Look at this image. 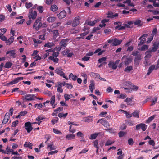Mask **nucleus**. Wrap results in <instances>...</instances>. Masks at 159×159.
<instances>
[{
	"label": "nucleus",
	"mask_w": 159,
	"mask_h": 159,
	"mask_svg": "<svg viewBox=\"0 0 159 159\" xmlns=\"http://www.w3.org/2000/svg\"><path fill=\"white\" fill-rule=\"evenodd\" d=\"M54 45V44L53 43H48L44 45V47H48V48L52 47Z\"/></svg>",
	"instance_id": "40"
},
{
	"label": "nucleus",
	"mask_w": 159,
	"mask_h": 159,
	"mask_svg": "<svg viewBox=\"0 0 159 159\" xmlns=\"http://www.w3.org/2000/svg\"><path fill=\"white\" fill-rule=\"evenodd\" d=\"M147 127V125L145 124L141 123L136 125V130H138L141 128L143 131H145L146 130Z\"/></svg>",
	"instance_id": "5"
},
{
	"label": "nucleus",
	"mask_w": 159,
	"mask_h": 159,
	"mask_svg": "<svg viewBox=\"0 0 159 159\" xmlns=\"http://www.w3.org/2000/svg\"><path fill=\"white\" fill-rule=\"evenodd\" d=\"M0 39L2 41H4L6 42V41L7 40V38L3 35L1 34L0 35Z\"/></svg>",
	"instance_id": "55"
},
{
	"label": "nucleus",
	"mask_w": 159,
	"mask_h": 159,
	"mask_svg": "<svg viewBox=\"0 0 159 159\" xmlns=\"http://www.w3.org/2000/svg\"><path fill=\"white\" fill-rule=\"evenodd\" d=\"M125 124L129 126H133L134 125V122L130 120H125Z\"/></svg>",
	"instance_id": "30"
},
{
	"label": "nucleus",
	"mask_w": 159,
	"mask_h": 159,
	"mask_svg": "<svg viewBox=\"0 0 159 159\" xmlns=\"http://www.w3.org/2000/svg\"><path fill=\"white\" fill-rule=\"evenodd\" d=\"M125 28V27L124 26H121V25H119L115 27L116 29H118V30H123Z\"/></svg>",
	"instance_id": "52"
},
{
	"label": "nucleus",
	"mask_w": 159,
	"mask_h": 159,
	"mask_svg": "<svg viewBox=\"0 0 159 159\" xmlns=\"http://www.w3.org/2000/svg\"><path fill=\"white\" fill-rule=\"evenodd\" d=\"M118 134L120 137H121L124 136L126 134V133L123 131H120L119 133Z\"/></svg>",
	"instance_id": "61"
},
{
	"label": "nucleus",
	"mask_w": 159,
	"mask_h": 159,
	"mask_svg": "<svg viewBox=\"0 0 159 159\" xmlns=\"http://www.w3.org/2000/svg\"><path fill=\"white\" fill-rule=\"evenodd\" d=\"M76 135L77 136L81 139H83L84 138V135L81 132L79 131L77 133Z\"/></svg>",
	"instance_id": "39"
},
{
	"label": "nucleus",
	"mask_w": 159,
	"mask_h": 159,
	"mask_svg": "<svg viewBox=\"0 0 159 159\" xmlns=\"http://www.w3.org/2000/svg\"><path fill=\"white\" fill-rule=\"evenodd\" d=\"M7 54H10V56L13 58H15V55L16 53L14 52V51L11 50L8 51L6 52Z\"/></svg>",
	"instance_id": "20"
},
{
	"label": "nucleus",
	"mask_w": 159,
	"mask_h": 159,
	"mask_svg": "<svg viewBox=\"0 0 159 159\" xmlns=\"http://www.w3.org/2000/svg\"><path fill=\"white\" fill-rule=\"evenodd\" d=\"M93 120V117L92 116H89L87 117H85L82 121L85 122H89L92 121Z\"/></svg>",
	"instance_id": "17"
},
{
	"label": "nucleus",
	"mask_w": 159,
	"mask_h": 159,
	"mask_svg": "<svg viewBox=\"0 0 159 159\" xmlns=\"http://www.w3.org/2000/svg\"><path fill=\"white\" fill-rule=\"evenodd\" d=\"M80 17L78 16L75 17L73 20L72 23V25L73 27H75L80 24Z\"/></svg>",
	"instance_id": "9"
},
{
	"label": "nucleus",
	"mask_w": 159,
	"mask_h": 159,
	"mask_svg": "<svg viewBox=\"0 0 159 159\" xmlns=\"http://www.w3.org/2000/svg\"><path fill=\"white\" fill-rule=\"evenodd\" d=\"M114 143V141H111L110 140H108L106 143L105 145L107 146L111 145V144L113 143Z\"/></svg>",
	"instance_id": "53"
},
{
	"label": "nucleus",
	"mask_w": 159,
	"mask_h": 159,
	"mask_svg": "<svg viewBox=\"0 0 159 159\" xmlns=\"http://www.w3.org/2000/svg\"><path fill=\"white\" fill-rule=\"evenodd\" d=\"M52 32L53 34V37L54 38H56L58 36L59 33L57 30H53L52 31Z\"/></svg>",
	"instance_id": "48"
},
{
	"label": "nucleus",
	"mask_w": 159,
	"mask_h": 159,
	"mask_svg": "<svg viewBox=\"0 0 159 159\" xmlns=\"http://www.w3.org/2000/svg\"><path fill=\"white\" fill-rule=\"evenodd\" d=\"M133 69V67L132 66H128L125 69L124 71L127 72H129Z\"/></svg>",
	"instance_id": "33"
},
{
	"label": "nucleus",
	"mask_w": 159,
	"mask_h": 159,
	"mask_svg": "<svg viewBox=\"0 0 159 159\" xmlns=\"http://www.w3.org/2000/svg\"><path fill=\"white\" fill-rule=\"evenodd\" d=\"M55 19L56 18L55 17L50 16L47 18V21L49 23H52L55 20Z\"/></svg>",
	"instance_id": "31"
},
{
	"label": "nucleus",
	"mask_w": 159,
	"mask_h": 159,
	"mask_svg": "<svg viewBox=\"0 0 159 159\" xmlns=\"http://www.w3.org/2000/svg\"><path fill=\"white\" fill-rule=\"evenodd\" d=\"M108 65L110 68H111L113 69H116L117 67V65L115 64L114 63V62L110 61L109 62Z\"/></svg>",
	"instance_id": "18"
},
{
	"label": "nucleus",
	"mask_w": 159,
	"mask_h": 159,
	"mask_svg": "<svg viewBox=\"0 0 159 159\" xmlns=\"http://www.w3.org/2000/svg\"><path fill=\"white\" fill-rule=\"evenodd\" d=\"M69 78L70 79H72L74 81H75L76 80L77 76L74 75L72 73H70L69 75Z\"/></svg>",
	"instance_id": "46"
},
{
	"label": "nucleus",
	"mask_w": 159,
	"mask_h": 159,
	"mask_svg": "<svg viewBox=\"0 0 159 159\" xmlns=\"http://www.w3.org/2000/svg\"><path fill=\"white\" fill-rule=\"evenodd\" d=\"M127 126L125 124H123L120 127L121 130H125L126 129Z\"/></svg>",
	"instance_id": "64"
},
{
	"label": "nucleus",
	"mask_w": 159,
	"mask_h": 159,
	"mask_svg": "<svg viewBox=\"0 0 159 159\" xmlns=\"http://www.w3.org/2000/svg\"><path fill=\"white\" fill-rule=\"evenodd\" d=\"M100 123L102 125L104 126L107 128H109L110 126V125L108 122L104 118H102L99 119L97 123Z\"/></svg>",
	"instance_id": "3"
},
{
	"label": "nucleus",
	"mask_w": 159,
	"mask_h": 159,
	"mask_svg": "<svg viewBox=\"0 0 159 159\" xmlns=\"http://www.w3.org/2000/svg\"><path fill=\"white\" fill-rule=\"evenodd\" d=\"M33 144L30 142H26L24 144V146L25 147H28L30 149L32 148Z\"/></svg>",
	"instance_id": "32"
},
{
	"label": "nucleus",
	"mask_w": 159,
	"mask_h": 159,
	"mask_svg": "<svg viewBox=\"0 0 159 159\" xmlns=\"http://www.w3.org/2000/svg\"><path fill=\"white\" fill-rule=\"evenodd\" d=\"M99 21L98 20H94L93 21H89L88 22L87 25L90 26H93L97 22Z\"/></svg>",
	"instance_id": "36"
},
{
	"label": "nucleus",
	"mask_w": 159,
	"mask_h": 159,
	"mask_svg": "<svg viewBox=\"0 0 159 159\" xmlns=\"http://www.w3.org/2000/svg\"><path fill=\"white\" fill-rule=\"evenodd\" d=\"M69 52H70L69 50L68 49H66L64 51H62V54H63V55H67L68 53H69Z\"/></svg>",
	"instance_id": "59"
},
{
	"label": "nucleus",
	"mask_w": 159,
	"mask_h": 159,
	"mask_svg": "<svg viewBox=\"0 0 159 159\" xmlns=\"http://www.w3.org/2000/svg\"><path fill=\"white\" fill-rule=\"evenodd\" d=\"M53 131L54 133L59 134H62V133L60 131L56 129H53Z\"/></svg>",
	"instance_id": "57"
},
{
	"label": "nucleus",
	"mask_w": 159,
	"mask_h": 159,
	"mask_svg": "<svg viewBox=\"0 0 159 159\" xmlns=\"http://www.w3.org/2000/svg\"><path fill=\"white\" fill-rule=\"evenodd\" d=\"M58 86H57V91L58 92H60V93H62L63 92V89L61 88V84L60 83H59L58 84Z\"/></svg>",
	"instance_id": "47"
},
{
	"label": "nucleus",
	"mask_w": 159,
	"mask_h": 159,
	"mask_svg": "<svg viewBox=\"0 0 159 159\" xmlns=\"http://www.w3.org/2000/svg\"><path fill=\"white\" fill-rule=\"evenodd\" d=\"M58 120L59 119L58 117H55L51 120V122L52 124L54 125L58 122Z\"/></svg>",
	"instance_id": "51"
},
{
	"label": "nucleus",
	"mask_w": 159,
	"mask_h": 159,
	"mask_svg": "<svg viewBox=\"0 0 159 159\" xmlns=\"http://www.w3.org/2000/svg\"><path fill=\"white\" fill-rule=\"evenodd\" d=\"M122 60L124 61L125 64L127 65L130 63L132 60L130 57H127L126 56H124L122 58Z\"/></svg>",
	"instance_id": "6"
},
{
	"label": "nucleus",
	"mask_w": 159,
	"mask_h": 159,
	"mask_svg": "<svg viewBox=\"0 0 159 159\" xmlns=\"http://www.w3.org/2000/svg\"><path fill=\"white\" fill-rule=\"evenodd\" d=\"M12 65V63L8 61L6 63L4 66L6 68H9L11 67Z\"/></svg>",
	"instance_id": "37"
},
{
	"label": "nucleus",
	"mask_w": 159,
	"mask_h": 159,
	"mask_svg": "<svg viewBox=\"0 0 159 159\" xmlns=\"http://www.w3.org/2000/svg\"><path fill=\"white\" fill-rule=\"evenodd\" d=\"M7 29L6 28H3L0 29V35H3L6 31Z\"/></svg>",
	"instance_id": "62"
},
{
	"label": "nucleus",
	"mask_w": 159,
	"mask_h": 159,
	"mask_svg": "<svg viewBox=\"0 0 159 159\" xmlns=\"http://www.w3.org/2000/svg\"><path fill=\"white\" fill-rule=\"evenodd\" d=\"M99 134V133L92 134L91 135L89 139H94L97 138Z\"/></svg>",
	"instance_id": "35"
},
{
	"label": "nucleus",
	"mask_w": 159,
	"mask_h": 159,
	"mask_svg": "<svg viewBox=\"0 0 159 159\" xmlns=\"http://www.w3.org/2000/svg\"><path fill=\"white\" fill-rule=\"evenodd\" d=\"M47 25L46 24V23H44L43 24L41 22V23H39V27H40V28L41 27H43V28H45L47 27Z\"/></svg>",
	"instance_id": "56"
},
{
	"label": "nucleus",
	"mask_w": 159,
	"mask_h": 159,
	"mask_svg": "<svg viewBox=\"0 0 159 159\" xmlns=\"http://www.w3.org/2000/svg\"><path fill=\"white\" fill-rule=\"evenodd\" d=\"M90 75L91 76L94 78L96 80H98V78L99 76V74L94 72H91L90 73Z\"/></svg>",
	"instance_id": "19"
},
{
	"label": "nucleus",
	"mask_w": 159,
	"mask_h": 159,
	"mask_svg": "<svg viewBox=\"0 0 159 159\" xmlns=\"http://www.w3.org/2000/svg\"><path fill=\"white\" fill-rule=\"evenodd\" d=\"M68 115L67 113L63 114V113H59L58 115V116L60 118L63 117V118H65Z\"/></svg>",
	"instance_id": "41"
},
{
	"label": "nucleus",
	"mask_w": 159,
	"mask_h": 159,
	"mask_svg": "<svg viewBox=\"0 0 159 159\" xmlns=\"http://www.w3.org/2000/svg\"><path fill=\"white\" fill-rule=\"evenodd\" d=\"M130 88L132 89L134 91H137L138 90L139 87L135 85H134L133 84L131 83L130 84Z\"/></svg>",
	"instance_id": "38"
},
{
	"label": "nucleus",
	"mask_w": 159,
	"mask_h": 159,
	"mask_svg": "<svg viewBox=\"0 0 159 159\" xmlns=\"http://www.w3.org/2000/svg\"><path fill=\"white\" fill-rule=\"evenodd\" d=\"M58 9L57 7L55 5H52L50 8L51 10L53 12L56 11Z\"/></svg>",
	"instance_id": "42"
},
{
	"label": "nucleus",
	"mask_w": 159,
	"mask_h": 159,
	"mask_svg": "<svg viewBox=\"0 0 159 159\" xmlns=\"http://www.w3.org/2000/svg\"><path fill=\"white\" fill-rule=\"evenodd\" d=\"M126 102L128 105L132 106L134 104L135 102L133 101V100H125V101Z\"/></svg>",
	"instance_id": "44"
},
{
	"label": "nucleus",
	"mask_w": 159,
	"mask_h": 159,
	"mask_svg": "<svg viewBox=\"0 0 159 159\" xmlns=\"http://www.w3.org/2000/svg\"><path fill=\"white\" fill-rule=\"evenodd\" d=\"M152 50L149 49L147 51L145 52V54H146V56H145V57H148L150 58L152 55L151 53L153 52V51H152Z\"/></svg>",
	"instance_id": "23"
},
{
	"label": "nucleus",
	"mask_w": 159,
	"mask_h": 159,
	"mask_svg": "<svg viewBox=\"0 0 159 159\" xmlns=\"http://www.w3.org/2000/svg\"><path fill=\"white\" fill-rule=\"evenodd\" d=\"M24 125L25 127V129L28 133L30 132L33 129V128L31 125V123L30 122L25 123Z\"/></svg>",
	"instance_id": "4"
},
{
	"label": "nucleus",
	"mask_w": 159,
	"mask_h": 159,
	"mask_svg": "<svg viewBox=\"0 0 159 159\" xmlns=\"http://www.w3.org/2000/svg\"><path fill=\"white\" fill-rule=\"evenodd\" d=\"M14 39L13 36H11L10 38L6 41V43L7 44L10 45L13 42Z\"/></svg>",
	"instance_id": "29"
},
{
	"label": "nucleus",
	"mask_w": 159,
	"mask_h": 159,
	"mask_svg": "<svg viewBox=\"0 0 159 159\" xmlns=\"http://www.w3.org/2000/svg\"><path fill=\"white\" fill-rule=\"evenodd\" d=\"M107 58L105 57H103L99 59L98 60V62L99 63H101L102 62H104L106 61Z\"/></svg>",
	"instance_id": "50"
},
{
	"label": "nucleus",
	"mask_w": 159,
	"mask_h": 159,
	"mask_svg": "<svg viewBox=\"0 0 159 159\" xmlns=\"http://www.w3.org/2000/svg\"><path fill=\"white\" fill-rule=\"evenodd\" d=\"M60 83L61 85H63L64 86H66L69 89H71L73 87V86L71 84H70L68 83H67L64 82H63L62 83Z\"/></svg>",
	"instance_id": "26"
},
{
	"label": "nucleus",
	"mask_w": 159,
	"mask_h": 159,
	"mask_svg": "<svg viewBox=\"0 0 159 159\" xmlns=\"http://www.w3.org/2000/svg\"><path fill=\"white\" fill-rule=\"evenodd\" d=\"M159 48V42H154L152 45V48L151 49L152 51L156 52Z\"/></svg>",
	"instance_id": "14"
},
{
	"label": "nucleus",
	"mask_w": 159,
	"mask_h": 159,
	"mask_svg": "<svg viewBox=\"0 0 159 159\" xmlns=\"http://www.w3.org/2000/svg\"><path fill=\"white\" fill-rule=\"evenodd\" d=\"M148 46L147 45H144L141 47V50L142 51H145L146 49L148 48Z\"/></svg>",
	"instance_id": "63"
},
{
	"label": "nucleus",
	"mask_w": 159,
	"mask_h": 159,
	"mask_svg": "<svg viewBox=\"0 0 159 159\" xmlns=\"http://www.w3.org/2000/svg\"><path fill=\"white\" fill-rule=\"evenodd\" d=\"M66 14V13L65 11H62L57 14V16L59 19H62L65 17Z\"/></svg>",
	"instance_id": "16"
},
{
	"label": "nucleus",
	"mask_w": 159,
	"mask_h": 159,
	"mask_svg": "<svg viewBox=\"0 0 159 159\" xmlns=\"http://www.w3.org/2000/svg\"><path fill=\"white\" fill-rule=\"evenodd\" d=\"M126 95L125 94H121L120 95H119L117 97V98L119 99H125H125H131L130 98H126Z\"/></svg>",
	"instance_id": "27"
},
{
	"label": "nucleus",
	"mask_w": 159,
	"mask_h": 159,
	"mask_svg": "<svg viewBox=\"0 0 159 159\" xmlns=\"http://www.w3.org/2000/svg\"><path fill=\"white\" fill-rule=\"evenodd\" d=\"M47 148L50 149V150H54L56 149V147L54 146L52 143L48 144Z\"/></svg>",
	"instance_id": "25"
},
{
	"label": "nucleus",
	"mask_w": 159,
	"mask_h": 159,
	"mask_svg": "<svg viewBox=\"0 0 159 159\" xmlns=\"http://www.w3.org/2000/svg\"><path fill=\"white\" fill-rule=\"evenodd\" d=\"M75 134H67L66 136V138L68 140H71V139H73L75 138Z\"/></svg>",
	"instance_id": "21"
},
{
	"label": "nucleus",
	"mask_w": 159,
	"mask_h": 159,
	"mask_svg": "<svg viewBox=\"0 0 159 159\" xmlns=\"http://www.w3.org/2000/svg\"><path fill=\"white\" fill-rule=\"evenodd\" d=\"M148 36L147 34H144L141 36L139 38V39L140 40V43H139V45H142L146 41V39L143 37H146Z\"/></svg>",
	"instance_id": "12"
},
{
	"label": "nucleus",
	"mask_w": 159,
	"mask_h": 159,
	"mask_svg": "<svg viewBox=\"0 0 159 159\" xmlns=\"http://www.w3.org/2000/svg\"><path fill=\"white\" fill-rule=\"evenodd\" d=\"M134 25H138V26H141L143 24L141 23V21L140 20H138L134 22Z\"/></svg>",
	"instance_id": "34"
},
{
	"label": "nucleus",
	"mask_w": 159,
	"mask_h": 159,
	"mask_svg": "<svg viewBox=\"0 0 159 159\" xmlns=\"http://www.w3.org/2000/svg\"><path fill=\"white\" fill-rule=\"evenodd\" d=\"M25 98L24 99H43V98H39L38 97H37L34 95H31V94H28L26 96Z\"/></svg>",
	"instance_id": "10"
},
{
	"label": "nucleus",
	"mask_w": 159,
	"mask_h": 159,
	"mask_svg": "<svg viewBox=\"0 0 159 159\" xmlns=\"http://www.w3.org/2000/svg\"><path fill=\"white\" fill-rule=\"evenodd\" d=\"M49 59L50 60L53 61L56 63H58L59 61V59L58 58L54 57L53 56L49 57Z\"/></svg>",
	"instance_id": "24"
},
{
	"label": "nucleus",
	"mask_w": 159,
	"mask_h": 159,
	"mask_svg": "<svg viewBox=\"0 0 159 159\" xmlns=\"http://www.w3.org/2000/svg\"><path fill=\"white\" fill-rule=\"evenodd\" d=\"M139 113L138 111H135L132 113V115L133 117L139 118Z\"/></svg>",
	"instance_id": "43"
},
{
	"label": "nucleus",
	"mask_w": 159,
	"mask_h": 159,
	"mask_svg": "<svg viewBox=\"0 0 159 159\" xmlns=\"http://www.w3.org/2000/svg\"><path fill=\"white\" fill-rule=\"evenodd\" d=\"M55 73H57L58 74H59L61 76L63 77V78H65L66 79H68V78H67V77L65 76V74L61 70L57 68L56 69V70H55Z\"/></svg>",
	"instance_id": "8"
},
{
	"label": "nucleus",
	"mask_w": 159,
	"mask_h": 159,
	"mask_svg": "<svg viewBox=\"0 0 159 159\" xmlns=\"http://www.w3.org/2000/svg\"><path fill=\"white\" fill-rule=\"evenodd\" d=\"M69 40V39L67 38L62 39L60 42V46L58 48V50L60 51L62 48H65L68 44Z\"/></svg>",
	"instance_id": "1"
},
{
	"label": "nucleus",
	"mask_w": 159,
	"mask_h": 159,
	"mask_svg": "<svg viewBox=\"0 0 159 159\" xmlns=\"http://www.w3.org/2000/svg\"><path fill=\"white\" fill-rule=\"evenodd\" d=\"M64 98L65 99H70V98H75V97L72 94L69 95L67 94H65L64 95Z\"/></svg>",
	"instance_id": "28"
},
{
	"label": "nucleus",
	"mask_w": 159,
	"mask_h": 159,
	"mask_svg": "<svg viewBox=\"0 0 159 159\" xmlns=\"http://www.w3.org/2000/svg\"><path fill=\"white\" fill-rule=\"evenodd\" d=\"M128 143L129 145H133L134 143L133 139L131 138H130L128 139Z\"/></svg>",
	"instance_id": "58"
},
{
	"label": "nucleus",
	"mask_w": 159,
	"mask_h": 159,
	"mask_svg": "<svg viewBox=\"0 0 159 159\" xmlns=\"http://www.w3.org/2000/svg\"><path fill=\"white\" fill-rule=\"evenodd\" d=\"M41 18H38L34 23L33 27L36 31H38L40 28V27H39V23H41Z\"/></svg>",
	"instance_id": "7"
},
{
	"label": "nucleus",
	"mask_w": 159,
	"mask_h": 159,
	"mask_svg": "<svg viewBox=\"0 0 159 159\" xmlns=\"http://www.w3.org/2000/svg\"><path fill=\"white\" fill-rule=\"evenodd\" d=\"M154 116L153 115L149 117L148 119L146 120L145 123H150L152 120L154 119Z\"/></svg>",
	"instance_id": "45"
},
{
	"label": "nucleus",
	"mask_w": 159,
	"mask_h": 159,
	"mask_svg": "<svg viewBox=\"0 0 159 159\" xmlns=\"http://www.w3.org/2000/svg\"><path fill=\"white\" fill-rule=\"evenodd\" d=\"M10 118V113L7 112L6 113L4 119L2 121V123L3 124H6L9 120Z\"/></svg>",
	"instance_id": "13"
},
{
	"label": "nucleus",
	"mask_w": 159,
	"mask_h": 159,
	"mask_svg": "<svg viewBox=\"0 0 159 159\" xmlns=\"http://www.w3.org/2000/svg\"><path fill=\"white\" fill-rule=\"evenodd\" d=\"M37 16V13L36 11H33L32 8L30 10L28 16L29 19L34 20L35 19Z\"/></svg>",
	"instance_id": "2"
},
{
	"label": "nucleus",
	"mask_w": 159,
	"mask_h": 159,
	"mask_svg": "<svg viewBox=\"0 0 159 159\" xmlns=\"http://www.w3.org/2000/svg\"><path fill=\"white\" fill-rule=\"evenodd\" d=\"M131 0H126L123 2V3L124 4L127 3L128 5L131 7H134L135 5L133 3H131Z\"/></svg>",
	"instance_id": "22"
},
{
	"label": "nucleus",
	"mask_w": 159,
	"mask_h": 159,
	"mask_svg": "<svg viewBox=\"0 0 159 159\" xmlns=\"http://www.w3.org/2000/svg\"><path fill=\"white\" fill-rule=\"evenodd\" d=\"M132 55L133 56H135V57H136L138 55H141L139 53V51H134L132 52Z\"/></svg>",
	"instance_id": "54"
},
{
	"label": "nucleus",
	"mask_w": 159,
	"mask_h": 159,
	"mask_svg": "<svg viewBox=\"0 0 159 159\" xmlns=\"http://www.w3.org/2000/svg\"><path fill=\"white\" fill-rule=\"evenodd\" d=\"M94 82L93 81H91V84L89 85V88L90 89H94Z\"/></svg>",
	"instance_id": "49"
},
{
	"label": "nucleus",
	"mask_w": 159,
	"mask_h": 159,
	"mask_svg": "<svg viewBox=\"0 0 159 159\" xmlns=\"http://www.w3.org/2000/svg\"><path fill=\"white\" fill-rule=\"evenodd\" d=\"M141 59V55H138L136 57H135L134 60V64L136 66H138L139 64Z\"/></svg>",
	"instance_id": "11"
},
{
	"label": "nucleus",
	"mask_w": 159,
	"mask_h": 159,
	"mask_svg": "<svg viewBox=\"0 0 159 159\" xmlns=\"http://www.w3.org/2000/svg\"><path fill=\"white\" fill-rule=\"evenodd\" d=\"M37 9L40 13H42L43 11V7L41 6H38L37 8Z\"/></svg>",
	"instance_id": "60"
},
{
	"label": "nucleus",
	"mask_w": 159,
	"mask_h": 159,
	"mask_svg": "<svg viewBox=\"0 0 159 159\" xmlns=\"http://www.w3.org/2000/svg\"><path fill=\"white\" fill-rule=\"evenodd\" d=\"M122 40H118L117 39H115L113 40V42L112 44L113 46H116L118 45L121 43Z\"/></svg>",
	"instance_id": "15"
}]
</instances>
